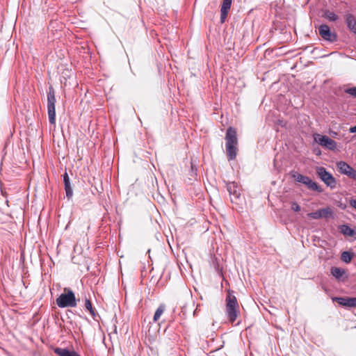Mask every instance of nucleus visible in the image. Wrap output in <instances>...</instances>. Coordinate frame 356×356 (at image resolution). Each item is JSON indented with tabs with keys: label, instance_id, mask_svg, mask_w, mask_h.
Segmentation results:
<instances>
[{
	"label": "nucleus",
	"instance_id": "12",
	"mask_svg": "<svg viewBox=\"0 0 356 356\" xmlns=\"http://www.w3.org/2000/svg\"><path fill=\"white\" fill-rule=\"evenodd\" d=\"M63 182L65 185L66 197L68 198V200H70L73 195V190L70 184V177L66 172L63 175Z\"/></svg>",
	"mask_w": 356,
	"mask_h": 356
},
{
	"label": "nucleus",
	"instance_id": "18",
	"mask_svg": "<svg viewBox=\"0 0 356 356\" xmlns=\"http://www.w3.org/2000/svg\"><path fill=\"white\" fill-rule=\"evenodd\" d=\"M292 177L296 181L302 184H304L309 178V177L301 175L297 172H293Z\"/></svg>",
	"mask_w": 356,
	"mask_h": 356
},
{
	"label": "nucleus",
	"instance_id": "17",
	"mask_svg": "<svg viewBox=\"0 0 356 356\" xmlns=\"http://www.w3.org/2000/svg\"><path fill=\"white\" fill-rule=\"evenodd\" d=\"M340 230L341 232L345 236H354L355 234V231L346 225H341Z\"/></svg>",
	"mask_w": 356,
	"mask_h": 356
},
{
	"label": "nucleus",
	"instance_id": "24",
	"mask_svg": "<svg viewBox=\"0 0 356 356\" xmlns=\"http://www.w3.org/2000/svg\"><path fill=\"white\" fill-rule=\"evenodd\" d=\"M229 11L220 10V21L223 23L227 16Z\"/></svg>",
	"mask_w": 356,
	"mask_h": 356
},
{
	"label": "nucleus",
	"instance_id": "11",
	"mask_svg": "<svg viewBox=\"0 0 356 356\" xmlns=\"http://www.w3.org/2000/svg\"><path fill=\"white\" fill-rule=\"evenodd\" d=\"M334 301H336L340 305L347 307H356V297L355 298H334Z\"/></svg>",
	"mask_w": 356,
	"mask_h": 356
},
{
	"label": "nucleus",
	"instance_id": "27",
	"mask_svg": "<svg viewBox=\"0 0 356 356\" xmlns=\"http://www.w3.org/2000/svg\"><path fill=\"white\" fill-rule=\"evenodd\" d=\"M350 205L356 209V200H351L350 201Z\"/></svg>",
	"mask_w": 356,
	"mask_h": 356
},
{
	"label": "nucleus",
	"instance_id": "14",
	"mask_svg": "<svg viewBox=\"0 0 356 356\" xmlns=\"http://www.w3.org/2000/svg\"><path fill=\"white\" fill-rule=\"evenodd\" d=\"M54 353L58 356H81L75 351H70L66 348H56Z\"/></svg>",
	"mask_w": 356,
	"mask_h": 356
},
{
	"label": "nucleus",
	"instance_id": "5",
	"mask_svg": "<svg viewBox=\"0 0 356 356\" xmlns=\"http://www.w3.org/2000/svg\"><path fill=\"white\" fill-rule=\"evenodd\" d=\"M316 172L321 179L331 188H334L337 185L335 178L328 172L323 167H318L316 169Z\"/></svg>",
	"mask_w": 356,
	"mask_h": 356
},
{
	"label": "nucleus",
	"instance_id": "15",
	"mask_svg": "<svg viewBox=\"0 0 356 356\" xmlns=\"http://www.w3.org/2000/svg\"><path fill=\"white\" fill-rule=\"evenodd\" d=\"M304 185L311 191H316L318 193L323 192V188L320 186H318L316 182L312 181L309 177L304 184Z\"/></svg>",
	"mask_w": 356,
	"mask_h": 356
},
{
	"label": "nucleus",
	"instance_id": "4",
	"mask_svg": "<svg viewBox=\"0 0 356 356\" xmlns=\"http://www.w3.org/2000/svg\"><path fill=\"white\" fill-rule=\"evenodd\" d=\"M55 104H56V97H55L54 90L52 87H50L49 92L47 93V109H48L49 121L50 124H54L56 122Z\"/></svg>",
	"mask_w": 356,
	"mask_h": 356
},
{
	"label": "nucleus",
	"instance_id": "8",
	"mask_svg": "<svg viewBox=\"0 0 356 356\" xmlns=\"http://www.w3.org/2000/svg\"><path fill=\"white\" fill-rule=\"evenodd\" d=\"M318 33L325 40L331 42L337 40V35L330 31L327 25H321L318 28Z\"/></svg>",
	"mask_w": 356,
	"mask_h": 356
},
{
	"label": "nucleus",
	"instance_id": "23",
	"mask_svg": "<svg viewBox=\"0 0 356 356\" xmlns=\"http://www.w3.org/2000/svg\"><path fill=\"white\" fill-rule=\"evenodd\" d=\"M232 0H223L220 10L229 11L232 5Z\"/></svg>",
	"mask_w": 356,
	"mask_h": 356
},
{
	"label": "nucleus",
	"instance_id": "6",
	"mask_svg": "<svg viewBox=\"0 0 356 356\" xmlns=\"http://www.w3.org/2000/svg\"><path fill=\"white\" fill-rule=\"evenodd\" d=\"M314 140L322 147L328 149L334 150L337 147L336 142L327 136L316 134L314 137Z\"/></svg>",
	"mask_w": 356,
	"mask_h": 356
},
{
	"label": "nucleus",
	"instance_id": "28",
	"mask_svg": "<svg viewBox=\"0 0 356 356\" xmlns=\"http://www.w3.org/2000/svg\"><path fill=\"white\" fill-rule=\"evenodd\" d=\"M350 133H356V125L349 129Z\"/></svg>",
	"mask_w": 356,
	"mask_h": 356
},
{
	"label": "nucleus",
	"instance_id": "26",
	"mask_svg": "<svg viewBox=\"0 0 356 356\" xmlns=\"http://www.w3.org/2000/svg\"><path fill=\"white\" fill-rule=\"evenodd\" d=\"M291 209L294 211H300V205L297 203V202H293L292 204H291Z\"/></svg>",
	"mask_w": 356,
	"mask_h": 356
},
{
	"label": "nucleus",
	"instance_id": "21",
	"mask_svg": "<svg viewBox=\"0 0 356 356\" xmlns=\"http://www.w3.org/2000/svg\"><path fill=\"white\" fill-rule=\"evenodd\" d=\"M352 257L353 254L348 251L343 252L341 256V260L346 264L350 262Z\"/></svg>",
	"mask_w": 356,
	"mask_h": 356
},
{
	"label": "nucleus",
	"instance_id": "1",
	"mask_svg": "<svg viewBox=\"0 0 356 356\" xmlns=\"http://www.w3.org/2000/svg\"><path fill=\"white\" fill-rule=\"evenodd\" d=\"M226 152L229 160H233L237 154L238 138L236 131L233 127H229L226 131Z\"/></svg>",
	"mask_w": 356,
	"mask_h": 356
},
{
	"label": "nucleus",
	"instance_id": "3",
	"mask_svg": "<svg viewBox=\"0 0 356 356\" xmlns=\"http://www.w3.org/2000/svg\"><path fill=\"white\" fill-rule=\"evenodd\" d=\"M56 302L60 308L74 307L77 305L74 293L67 288H64L63 293L56 298Z\"/></svg>",
	"mask_w": 356,
	"mask_h": 356
},
{
	"label": "nucleus",
	"instance_id": "10",
	"mask_svg": "<svg viewBox=\"0 0 356 356\" xmlns=\"http://www.w3.org/2000/svg\"><path fill=\"white\" fill-rule=\"evenodd\" d=\"M227 190L229 193L231 201L235 202L240 197V192L235 182H229L227 184Z\"/></svg>",
	"mask_w": 356,
	"mask_h": 356
},
{
	"label": "nucleus",
	"instance_id": "16",
	"mask_svg": "<svg viewBox=\"0 0 356 356\" xmlns=\"http://www.w3.org/2000/svg\"><path fill=\"white\" fill-rule=\"evenodd\" d=\"M165 310V305L164 304H161L157 309L156 310L154 317H153V322L156 323L159 321L161 315L163 314V312Z\"/></svg>",
	"mask_w": 356,
	"mask_h": 356
},
{
	"label": "nucleus",
	"instance_id": "20",
	"mask_svg": "<svg viewBox=\"0 0 356 356\" xmlns=\"http://www.w3.org/2000/svg\"><path fill=\"white\" fill-rule=\"evenodd\" d=\"M86 309L90 312L93 318L96 316L95 310L93 309L92 303L90 300L86 299L85 301Z\"/></svg>",
	"mask_w": 356,
	"mask_h": 356
},
{
	"label": "nucleus",
	"instance_id": "22",
	"mask_svg": "<svg viewBox=\"0 0 356 356\" xmlns=\"http://www.w3.org/2000/svg\"><path fill=\"white\" fill-rule=\"evenodd\" d=\"M324 17L331 22H334L338 19L337 15L334 13L329 10L325 12Z\"/></svg>",
	"mask_w": 356,
	"mask_h": 356
},
{
	"label": "nucleus",
	"instance_id": "19",
	"mask_svg": "<svg viewBox=\"0 0 356 356\" xmlns=\"http://www.w3.org/2000/svg\"><path fill=\"white\" fill-rule=\"evenodd\" d=\"M345 273L344 270L338 268V267H332L331 268V274L337 279H339Z\"/></svg>",
	"mask_w": 356,
	"mask_h": 356
},
{
	"label": "nucleus",
	"instance_id": "25",
	"mask_svg": "<svg viewBox=\"0 0 356 356\" xmlns=\"http://www.w3.org/2000/svg\"><path fill=\"white\" fill-rule=\"evenodd\" d=\"M346 92L356 97V87L348 88Z\"/></svg>",
	"mask_w": 356,
	"mask_h": 356
},
{
	"label": "nucleus",
	"instance_id": "2",
	"mask_svg": "<svg viewBox=\"0 0 356 356\" xmlns=\"http://www.w3.org/2000/svg\"><path fill=\"white\" fill-rule=\"evenodd\" d=\"M239 313V305L232 292H228L226 298V314L229 321L234 323Z\"/></svg>",
	"mask_w": 356,
	"mask_h": 356
},
{
	"label": "nucleus",
	"instance_id": "7",
	"mask_svg": "<svg viewBox=\"0 0 356 356\" xmlns=\"http://www.w3.org/2000/svg\"><path fill=\"white\" fill-rule=\"evenodd\" d=\"M339 171L343 175L356 180V170L344 161H339L337 163Z\"/></svg>",
	"mask_w": 356,
	"mask_h": 356
},
{
	"label": "nucleus",
	"instance_id": "9",
	"mask_svg": "<svg viewBox=\"0 0 356 356\" xmlns=\"http://www.w3.org/2000/svg\"><path fill=\"white\" fill-rule=\"evenodd\" d=\"M332 210L330 207H326L317 210L315 212L309 213L307 216L310 218L317 220L322 218H327L329 216H332Z\"/></svg>",
	"mask_w": 356,
	"mask_h": 356
},
{
	"label": "nucleus",
	"instance_id": "29",
	"mask_svg": "<svg viewBox=\"0 0 356 356\" xmlns=\"http://www.w3.org/2000/svg\"><path fill=\"white\" fill-rule=\"evenodd\" d=\"M355 137H356V135L355 136Z\"/></svg>",
	"mask_w": 356,
	"mask_h": 356
},
{
	"label": "nucleus",
	"instance_id": "13",
	"mask_svg": "<svg viewBox=\"0 0 356 356\" xmlns=\"http://www.w3.org/2000/svg\"><path fill=\"white\" fill-rule=\"evenodd\" d=\"M345 21L348 29L356 34V19L352 14H347L345 16Z\"/></svg>",
	"mask_w": 356,
	"mask_h": 356
}]
</instances>
